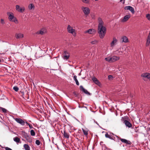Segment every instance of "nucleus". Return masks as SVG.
Listing matches in <instances>:
<instances>
[{
	"label": "nucleus",
	"mask_w": 150,
	"mask_h": 150,
	"mask_svg": "<svg viewBox=\"0 0 150 150\" xmlns=\"http://www.w3.org/2000/svg\"><path fill=\"white\" fill-rule=\"evenodd\" d=\"M35 143L38 145H39L40 144V142L39 140H37L36 141Z\"/></svg>",
	"instance_id": "a19ab883"
},
{
	"label": "nucleus",
	"mask_w": 150,
	"mask_h": 150,
	"mask_svg": "<svg viewBox=\"0 0 150 150\" xmlns=\"http://www.w3.org/2000/svg\"><path fill=\"white\" fill-rule=\"evenodd\" d=\"M98 41L97 40H95L91 42L90 43L92 45H96L98 43Z\"/></svg>",
	"instance_id": "c756f323"
},
{
	"label": "nucleus",
	"mask_w": 150,
	"mask_h": 150,
	"mask_svg": "<svg viewBox=\"0 0 150 150\" xmlns=\"http://www.w3.org/2000/svg\"><path fill=\"white\" fill-rule=\"evenodd\" d=\"M105 59L106 61L109 62H112V57H108L105 58Z\"/></svg>",
	"instance_id": "393cba45"
},
{
	"label": "nucleus",
	"mask_w": 150,
	"mask_h": 150,
	"mask_svg": "<svg viewBox=\"0 0 150 150\" xmlns=\"http://www.w3.org/2000/svg\"><path fill=\"white\" fill-rule=\"evenodd\" d=\"M120 58V57L116 56H114L112 57V62H114L118 60Z\"/></svg>",
	"instance_id": "f3484780"
},
{
	"label": "nucleus",
	"mask_w": 150,
	"mask_h": 150,
	"mask_svg": "<svg viewBox=\"0 0 150 150\" xmlns=\"http://www.w3.org/2000/svg\"><path fill=\"white\" fill-rule=\"evenodd\" d=\"M1 62V59H0V62Z\"/></svg>",
	"instance_id": "09e8293b"
},
{
	"label": "nucleus",
	"mask_w": 150,
	"mask_h": 150,
	"mask_svg": "<svg viewBox=\"0 0 150 150\" xmlns=\"http://www.w3.org/2000/svg\"><path fill=\"white\" fill-rule=\"evenodd\" d=\"M80 87L81 90L83 92H84L86 94H90V93L88 92L82 86H80Z\"/></svg>",
	"instance_id": "4468645a"
},
{
	"label": "nucleus",
	"mask_w": 150,
	"mask_h": 150,
	"mask_svg": "<svg viewBox=\"0 0 150 150\" xmlns=\"http://www.w3.org/2000/svg\"><path fill=\"white\" fill-rule=\"evenodd\" d=\"M105 137H106L108 138L111 139H113V136L112 135H110L108 133H106L105 134Z\"/></svg>",
	"instance_id": "b1692460"
},
{
	"label": "nucleus",
	"mask_w": 150,
	"mask_h": 150,
	"mask_svg": "<svg viewBox=\"0 0 150 150\" xmlns=\"http://www.w3.org/2000/svg\"><path fill=\"white\" fill-rule=\"evenodd\" d=\"M24 147L25 150H30V147L28 144H24Z\"/></svg>",
	"instance_id": "c85d7f7f"
},
{
	"label": "nucleus",
	"mask_w": 150,
	"mask_h": 150,
	"mask_svg": "<svg viewBox=\"0 0 150 150\" xmlns=\"http://www.w3.org/2000/svg\"><path fill=\"white\" fill-rule=\"evenodd\" d=\"M16 121L18 123L21 124L22 125H24L25 124L24 121L21 118H16L15 119Z\"/></svg>",
	"instance_id": "1a4fd4ad"
},
{
	"label": "nucleus",
	"mask_w": 150,
	"mask_h": 150,
	"mask_svg": "<svg viewBox=\"0 0 150 150\" xmlns=\"http://www.w3.org/2000/svg\"><path fill=\"white\" fill-rule=\"evenodd\" d=\"M147 38L150 39V30L149 35L147 37Z\"/></svg>",
	"instance_id": "a18cd8bd"
},
{
	"label": "nucleus",
	"mask_w": 150,
	"mask_h": 150,
	"mask_svg": "<svg viewBox=\"0 0 150 150\" xmlns=\"http://www.w3.org/2000/svg\"><path fill=\"white\" fill-rule=\"evenodd\" d=\"M28 126L30 128V129H32L33 128L32 125H31L28 124Z\"/></svg>",
	"instance_id": "c03bdc74"
},
{
	"label": "nucleus",
	"mask_w": 150,
	"mask_h": 150,
	"mask_svg": "<svg viewBox=\"0 0 150 150\" xmlns=\"http://www.w3.org/2000/svg\"><path fill=\"white\" fill-rule=\"evenodd\" d=\"M81 8L85 15H88L90 13V10L88 7L83 6L81 7Z\"/></svg>",
	"instance_id": "20e7f679"
},
{
	"label": "nucleus",
	"mask_w": 150,
	"mask_h": 150,
	"mask_svg": "<svg viewBox=\"0 0 150 150\" xmlns=\"http://www.w3.org/2000/svg\"><path fill=\"white\" fill-rule=\"evenodd\" d=\"M122 42L126 43L128 42V39L127 37L125 36H122Z\"/></svg>",
	"instance_id": "412c9836"
},
{
	"label": "nucleus",
	"mask_w": 150,
	"mask_h": 150,
	"mask_svg": "<svg viewBox=\"0 0 150 150\" xmlns=\"http://www.w3.org/2000/svg\"><path fill=\"white\" fill-rule=\"evenodd\" d=\"M0 147H1L2 148H4V147L2 146H1L0 144Z\"/></svg>",
	"instance_id": "49530a36"
},
{
	"label": "nucleus",
	"mask_w": 150,
	"mask_h": 150,
	"mask_svg": "<svg viewBox=\"0 0 150 150\" xmlns=\"http://www.w3.org/2000/svg\"><path fill=\"white\" fill-rule=\"evenodd\" d=\"M106 29L105 27H98V33H101V32H106Z\"/></svg>",
	"instance_id": "f8f14e48"
},
{
	"label": "nucleus",
	"mask_w": 150,
	"mask_h": 150,
	"mask_svg": "<svg viewBox=\"0 0 150 150\" xmlns=\"http://www.w3.org/2000/svg\"><path fill=\"white\" fill-rule=\"evenodd\" d=\"M46 32V30L44 29L43 28L41 29L40 30L38 31L36 33V34H40L41 35H43Z\"/></svg>",
	"instance_id": "9b49d317"
},
{
	"label": "nucleus",
	"mask_w": 150,
	"mask_h": 150,
	"mask_svg": "<svg viewBox=\"0 0 150 150\" xmlns=\"http://www.w3.org/2000/svg\"><path fill=\"white\" fill-rule=\"evenodd\" d=\"M114 77L111 75H109L108 76V79L110 81H112L113 80Z\"/></svg>",
	"instance_id": "72a5a7b5"
},
{
	"label": "nucleus",
	"mask_w": 150,
	"mask_h": 150,
	"mask_svg": "<svg viewBox=\"0 0 150 150\" xmlns=\"http://www.w3.org/2000/svg\"><path fill=\"white\" fill-rule=\"evenodd\" d=\"M7 14L8 16V19L10 21L14 22L16 24L18 23V20L14 16L13 13L10 12H7Z\"/></svg>",
	"instance_id": "f257e3e1"
},
{
	"label": "nucleus",
	"mask_w": 150,
	"mask_h": 150,
	"mask_svg": "<svg viewBox=\"0 0 150 150\" xmlns=\"http://www.w3.org/2000/svg\"><path fill=\"white\" fill-rule=\"evenodd\" d=\"M0 110H1L2 112L4 113H6L7 112V110L4 108L0 107Z\"/></svg>",
	"instance_id": "c9c22d12"
},
{
	"label": "nucleus",
	"mask_w": 150,
	"mask_h": 150,
	"mask_svg": "<svg viewBox=\"0 0 150 150\" xmlns=\"http://www.w3.org/2000/svg\"><path fill=\"white\" fill-rule=\"evenodd\" d=\"M25 123H26V124H27L28 125V124H29L27 122H25Z\"/></svg>",
	"instance_id": "de8ad7c7"
},
{
	"label": "nucleus",
	"mask_w": 150,
	"mask_h": 150,
	"mask_svg": "<svg viewBox=\"0 0 150 150\" xmlns=\"http://www.w3.org/2000/svg\"><path fill=\"white\" fill-rule=\"evenodd\" d=\"M74 79L76 82V84L79 86V82L77 79V76H74Z\"/></svg>",
	"instance_id": "a878e982"
},
{
	"label": "nucleus",
	"mask_w": 150,
	"mask_h": 150,
	"mask_svg": "<svg viewBox=\"0 0 150 150\" xmlns=\"http://www.w3.org/2000/svg\"><path fill=\"white\" fill-rule=\"evenodd\" d=\"M13 89L16 91H18V90H19V88H18L16 86H15L14 87H13Z\"/></svg>",
	"instance_id": "ea45409f"
},
{
	"label": "nucleus",
	"mask_w": 150,
	"mask_h": 150,
	"mask_svg": "<svg viewBox=\"0 0 150 150\" xmlns=\"http://www.w3.org/2000/svg\"><path fill=\"white\" fill-rule=\"evenodd\" d=\"M124 123H125L126 126L129 128H130L132 126V125L131 124L129 121L127 120H125L124 121Z\"/></svg>",
	"instance_id": "2eb2a0df"
},
{
	"label": "nucleus",
	"mask_w": 150,
	"mask_h": 150,
	"mask_svg": "<svg viewBox=\"0 0 150 150\" xmlns=\"http://www.w3.org/2000/svg\"><path fill=\"white\" fill-rule=\"evenodd\" d=\"M123 52L122 51H119L117 50L116 51V53L117 55L121 54Z\"/></svg>",
	"instance_id": "e433bc0d"
},
{
	"label": "nucleus",
	"mask_w": 150,
	"mask_h": 150,
	"mask_svg": "<svg viewBox=\"0 0 150 150\" xmlns=\"http://www.w3.org/2000/svg\"><path fill=\"white\" fill-rule=\"evenodd\" d=\"M117 42L118 40L116 38L113 37L112 40L110 43V47H114L117 44Z\"/></svg>",
	"instance_id": "39448f33"
},
{
	"label": "nucleus",
	"mask_w": 150,
	"mask_h": 150,
	"mask_svg": "<svg viewBox=\"0 0 150 150\" xmlns=\"http://www.w3.org/2000/svg\"><path fill=\"white\" fill-rule=\"evenodd\" d=\"M67 30L69 33L71 34L74 36H76V33L75 29L73 28L70 25H68Z\"/></svg>",
	"instance_id": "f03ea898"
},
{
	"label": "nucleus",
	"mask_w": 150,
	"mask_h": 150,
	"mask_svg": "<svg viewBox=\"0 0 150 150\" xmlns=\"http://www.w3.org/2000/svg\"><path fill=\"white\" fill-rule=\"evenodd\" d=\"M92 80L94 83L97 85H99L100 83L98 80L95 77H93L92 78Z\"/></svg>",
	"instance_id": "dca6fc26"
},
{
	"label": "nucleus",
	"mask_w": 150,
	"mask_h": 150,
	"mask_svg": "<svg viewBox=\"0 0 150 150\" xmlns=\"http://www.w3.org/2000/svg\"><path fill=\"white\" fill-rule=\"evenodd\" d=\"M146 17L147 19L150 21V14H147L146 15Z\"/></svg>",
	"instance_id": "4c0bfd02"
},
{
	"label": "nucleus",
	"mask_w": 150,
	"mask_h": 150,
	"mask_svg": "<svg viewBox=\"0 0 150 150\" xmlns=\"http://www.w3.org/2000/svg\"><path fill=\"white\" fill-rule=\"evenodd\" d=\"M63 135L65 138L67 139H68L69 138V135L65 131H64Z\"/></svg>",
	"instance_id": "2f4dec72"
},
{
	"label": "nucleus",
	"mask_w": 150,
	"mask_h": 150,
	"mask_svg": "<svg viewBox=\"0 0 150 150\" xmlns=\"http://www.w3.org/2000/svg\"><path fill=\"white\" fill-rule=\"evenodd\" d=\"M96 32V30L93 29H90L85 32V33H88L89 34H94Z\"/></svg>",
	"instance_id": "6e6552de"
},
{
	"label": "nucleus",
	"mask_w": 150,
	"mask_h": 150,
	"mask_svg": "<svg viewBox=\"0 0 150 150\" xmlns=\"http://www.w3.org/2000/svg\"><path fill=\"white\" fill-rule=\"evenodd\" d=\"M16 10L19 13H23L25 10V7L23 6L20 7L19 5H17L16 6Z\"/></svg>",
	"instance_id": "7ed1b4c3"
},
{
	"label": "nucleus",
	"mask_w": 150,
	"mask_h": 150,
	"mask_svg": "<svg viewBox=\"0 0 150 150\" xmlns=\"http://www.w3.org/2000/svg\"><path fill=\"white\" fill-rule=\"evenodd\" d=\"M82 1L85 4H88L89 3V0H82Z\"/></svg>",
	"instance_id": "58836bf2"
},
{
	"label": "nucleus",
	"mask_w": 150,
	"mask_h": 150,
	"mask_svg": "<svg viewBox=\"0 0 150 150\" xmlns=\"http://www.w3.org/2000/svg\"><path fill=\"white\" fill-rule=\"evenodd\" d=\"M124 8L125 10H129L133 14L134 13V9L132 6H126L124 7Z\"/></svg>",
	"instance_id": "0eeeda50"
},
{
	"label": "nucleus",
	"mask_w": 150,
	"mask_h": 150,
	"mask_svg": "<svg viewBox=\"0 0 150 150\" xmlns=\"http://www.w3.org/2000/svg\"><path fill=\"white\" fill-rule=\"evenodd\" d=\"M150 44V39H149L147 38L146 40V46H149Z\"/></svg>",
	"instance_id": "473e14b6"
},
{
	"label": "nucleus",
	"mask_w": 150,
	"mask_h": 150,
	"mask_svg": "<svg viewBox=\"0 0 150 150\" xmlns=\"http://www.w3.org/2000/svg\"><path fill=\"white\" fill-rule=\"evenodd\" d=\"M120 140L122 142L125 143L126 144H131V142L130 141L127 140L126 139L121 138Z\"/></svg>",
	"instance_id": "a211bd4d"
},
{
	"label": "nucleus",
	"mask_w": 150,
	"mask_h": 150,
	"mask_svg": "<svg viewBox=\"0 0 150 150\" xmlns=\"http://www.w3.org/2000/svg\"><path fill=\"white\" fill-rule=\"evenodd\" d=\"M106 32H101V33H98L99 34V37L101 39L103 38L106 33Z\"/></svg>",
	"instance_id": "6ab92c4d"
},
{
	"label": "nucleus",
	"mask_w": 150,
	"mask_h": 150,
	"mask_svg": "<svg viewBox=\"0 0 150 150\" xmlns=\"http://www.w3.org/2000/svg\"><path fill=\"white\" fill-rule=\"evenodd\" d=\"M26 140L29 142H32V140L30 138V137L29 135H27L25 137Z\"/></svg>",
	"instance_id": "bb28decb"
},
{
	"label": "nucleus",
	"mask_w": 150,
	"mask_h": 150,
	"mask_svg": "<svg viewBox=\"0 0 150 150\" xmlns=\"http://www.w3.org/2000/svg\"><path fill=\"white\" fill-rule=\"evenodd\" d=\"M4 148L6 150H12L11 149L7 147H5Z\"/></svg>",
	"instance_id": "37998d69"
},
{
	"label": "nucleus",
	"mask_w": 150,
	"mask_h": 150,
	"mask_svg": "<svg viewBox=\"0 0 150 150\" xmlns=\"http://www.w3.org/2000/svg\"><path fill=\"white\" fill-rule=\"evenodd\" d=\"M130 17V16L129 15H127L125 16L122 20V21L123 22L126 21Z\"/></svg>",
	"instance_id": "aec40b11"
},
{
	"label": "nucleus",
	"mask_w": 150,
	"mask_h": 150,
	"mask_svg": "<svg viewBox=\"0 0 150 150\" xmlns=\"http://www.w3.org/2000/svg\"><path fill=\"white\" fill-rule=\"evenodd\" d=\"M13 140L15 142H16L17 143H18L20 142V139L19 138L17 137H16L13 138Z\"/></svg>",
	"instance_id": "7c9ffc66"
},
{
	"label": "nucleus",
	"mask_w": 150,
	"mask_h": 150,
	"mask_svg": "<svg viewBox=\"0 0 150 150\" xmlns=\"http://www.w3.org/2000/svg\"><path fill=\"white\" fill-rule=\"evenodd\" d=\"M69 53L67 51L64 52V53L62 56L63 59L65 60L68 59L69 57Z\"/></svg>",
	"instance_id": "423d86ee"
},
{
	"label": "nucleus",
	"mask_w": 150,
	"mask_h": 150,
	"mask_svg": "<svg viewBox=\"0 0 150 150\" xmlns=\"http://www.w3.org/2000/svg\"><path fill=\"white\" fill-rule=\"evenodd\" d=\"M98 23H99L98 27H104V26H103L104 23H103V22L102 20V19L101 18H100L99 17L98 18Z\"/></svg>",
	"instance_id": "9d476101"
},
{
	"label": "nucleus",
	"mask_w": 150,
	"mask_h": 150,
	"mask_svg": "<svg viewBox=\"0 0 150 150\" xmlns=\"http://www.w3.org/2000/svg\"><path fill=\"white\" fill-rule=\"evenodd\" d=\"M30 133L31 135L32 136H34L35 135V133L34 130L33 129H32L30 131Z\"/></svg>",
	"instance_id": "f704fd0d"
},
{
	"label": "nucleus",
	"mask_w": 150,
	"mask_h": 150,
	"mask_svg": "<svg viewBox=\"0 0 150 150\" xmlns=\"http://www.w3.org/2000/svg\"><path fill=\"white\" fill-rule=\"evenodd\" d=\"M35 7L34 5L32 4H30L28 6V8L29 9L31 10L32 9H34Z\"/></svg>",
	"instance_id": "cd10ccee"
},
{
	"label": "nucleus",
	"mask_w": 150,
	"mask_h": 150,
	"mask_svg": "<svg viewBox=\"0 0 150 150\" xmlns=\"http://www.w3.org/2000/svg\"><path fill=\"white\" fill-rule=\"evenodd\" d=\"M82 130L83 131V134L84 135H85L86 136H87L88 134V130L87 129H82Z\"/></svg>",
	"instance_id": "4be33fe9"
},
{
	"label": "nucleus",
	"mask_w": 150,
	"mask_h": 150,
	"mask_svg": "<svg viewBox=\"0 0 150 150\" xmlns=\"http://www.w3.org/2000/svg\"><path fill=\"white\" fill-rule=\"evenodd\" d=\"M16 37L17 38H22L23 37V35L21 33L17 34L16 35Z\"/></svg>",
	"instance_id": "5701e85b"
},
{
	"label": "nucleus",
	"mask_w": 150,
	"mask_h": 150,
	"mask_svg": "<svg viewBox=\"0 0 150 150\" xmlns=\"http://www.w3.org/2000/svg\"><path fill=\"white\" fill-rule=\"evenodd\" d=\"M141 76L144 78H147L148 79H150V74L146 73L143 74Z\"/></svg>",
	"instance_id": "ddd939ff"
},
{
	"label": "nucleus",
	"mask_w": 150,
	"mask_h": 150,
	"mask_svg": "<svg viewBox=\"0 0 150 150\" xmlns=\"http://www.w3.org/2000/svg\"><path fill=\"white\" fill-rule=\"evenodd\" d=\"M1 23L2 24H4L5 23L4 20L3 19H1Z\"/></svg>",
	"instance_id": "79ce46f5"
}]
</instances>
